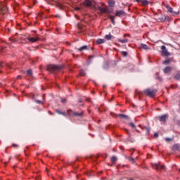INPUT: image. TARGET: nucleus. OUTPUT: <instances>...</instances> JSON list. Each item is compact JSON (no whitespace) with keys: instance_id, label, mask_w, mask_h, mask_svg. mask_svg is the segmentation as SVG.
I'll list each match as a JSON object with an SVG mask.
<instances>
[{"instance_id":"6ab92c4d","label":"nucleus","mask_w":180,"mask_h":180,"mask_svg":"<svg viewBox=\"0 0 180 180\" xmlns=\"http://www.w3.org/2000/svg\"><path fill=\"white\" fill-rule=\"evenodd\" d=\"M103 43H105V39H98L96 40L97 44H103Z\"/></svg>"},{"instance_id":"bb28decb","label":"nucleus","mask_w":180,"mask_h":180,"mask_svg":"<svg viewBox=\"0 0 180 180\" xmlns=\"http://www.w3.org/2000/svg\"><path fill=\"white\" fill-rule=\"evenodd\" d=\"M105 39L106 40H112V34L110 33L109 34H106Z\"/></svg>"},{"instance_id":"58836bf2","label":"nucleus","mask_w":180,"mask_h":180,"mask_svg":"<svg viewBox=\"0 0 180 180\" xmlns=\"http://www.w3.org/2000/svg\"><path fill=\"white\" fill-rule=\"evenodd\" d=\"M156 78L158 79V81H162V79L159 76H158Z\"/></svg>"},{"instance_id":"f03ea898","label":"nucleus","mask_w":180,"mask_h":180,"mask_svg":"<svg viewBox=\"0 0 180 180\" xmlns=\"http://www.w3.org/2000/svg\"><path fill=\"white\" fill-rule=\"evenodd\" d=\"M144 94L146 95V96H149V98H154L157 94V89L151 90L150 89H146L144 91Z\"/></svg>"},{"instance_id":"a19ab883","label":"nucleus","mask_w":180,"mask_h":180,"mask_svg":"<svg viewBox=\"0 0 180 180\" xmlns=\"http://www.w3.org/2000/svg\"><path fill=\"white\" fill-rule=\"evenodd\" d=\"M75 9V11H81V8L79 7H76Z\"/></svg>"},{"instance_id":"72a5a7b5","label":"nucleus","mask_w":180,"mask_h":180,"mask_svg":"<svg viewBox=\"0 0 180 180\" xmlns=\"http://www.w3.org/2000/svg\"><path fill=\"white\" fill-rule=\"evenodd\" d=\"M116 161H117V158L115 156H112L111 158V162H116Z\"/></svg>"},{"instance_id":"a18cd8bd","label":"nucleus","mask_w":180,"mask_h":180,"mask_svg":"<svg viewBox=\"0 0 180 180\" xmlns=\"http://www.w3.org/2000/svg\"><path fill=\"white\" fill-rule=\"evenodd\" d=\"M169 140H171L169 138H166L167 141H169Z\"/></svg>"},{"instance_id":"a211bd4d","label":"nucleus","mask_w":180,"mask_h":180,"mask_svg":"<svg viewBox=\"0 0 180 180\" xmlns=\"http://www.w3.org/2000/svg\"><path fill=\"white\" fill-rule=\"evenodd\" d=\"M29 41H31V43H36L39 40V38H28Z\"/></svg>"},{"instance_id":"e433bc0d","label":"nucleus","mask_w":180,"mask_h":180,"mask_svg":"<svg viewBox=\"0 0 180 180\" xmlns=\"http://www.w3.org/2000/svg\"><path fill=\"white\" fill-rule=\"evenodd\" d=\"M126 133H127V134L129 135V137L131 136V135L130 134V132H129L128 129H125Z\"/></svg>"},{"instance_id":"2eb2a0df","label":"nucleus","mask_w":180,"mask_h":180,"mask_svg":"<svg viewBox=\"0 0 180 180\" xmlns=\"http://www.w3.org/2000/svg\"><path fill=\"white\" fill-rule=\"evenodd\" d=\"M172 150H178V151H180V146H179V144H178V143H176V144H174V146H173V147H172Z\"/></svg>"},{"instance_id":"2f4dec72","label":"nucleus","mask_w":180,"mask_h":180,"mask_svg":"<svg viewBox=\"0 0 180 180\" xmlns=\"http://www.w3.org/2000/svg\"><path fill=\"white\" fill-rule=\"evenodd\" d=\"M129 161H130V162H131V164H134V162H136V161L134 160V158L129 157L128 158Z\"/></svg>"},{"instance_id":"473e14b6","label":"nucleus","mask_w":180,"mask_h":180,"mask_svg":"<svg viewBox=\"0 0 180 180\" xmlns=\"http://www.w3.org/2000/svg\"><path fill=\"white\" fill-rule=\"evenodd\" d=\"M167 20V22H171V18L168 15H165V22Z\"/></svg>"},{"instance_id":"393cba45","label":"nucleus","mask_w":180,"mask_h":180,"mask_svg":"<svg viewBox=\"0 0 180 180\" xmlns=\"http://www.w3.org/2000/svg\"><path fill=\"white\" fill-rule=\"evenodd\" d=\"M109 6H110V8H113L115 6V1L110 0L109 1Z\"/></svg>"},{"instance_id":"c756f323","label":"nucleus","mask_w":180,"mask_h":180,"mask_svg":"<svg viewBox=\"0 0 180 180\" xmlns=\"http://www.w3.org/2000/svg\"><path fill=\"white\" fill-rule=\"evenodd\" d=\"M56 113H58V115H63V116H65V112H62L58 110H56Z\"/></svg>"},{"instance_id":"603ef678","label":"nucleus","mask_w":180,"mask_h":180,"mask_svg":"<svg viewBox=\"0 0 180 180\" xmlns=\"http://www.w3.org/2000/svg\"><path fill=\"white\" fill-rule=\"evenodd\" d=\"M9 160H11V157L9 158Z\"/></svg>"},{"instance_id":"4c0bfd02","label":"nucleus","mask_w":180,"mask_h":180,"mask_svg":"<svg viewBox=\"0 0 180 180\" xmlns=\"http://www.w3.org/2000/svg\"><path fill=\"white\" fill-rule=\"evenodd\" d=\"M36 103H39V104H41L42 103L41 101H40V100H37Z\"/></svg>"},{"instance_id":"423d86ee","label":"nucleus","mask_w":180,"mask_h":180,"mask_svg":"<svg viewBox=\"0 0 180 180\" xmlns=\"http://www.w3.org/2000/svg\"><path fill=\"white\" fill-rule=\"evenodd\" d=\"M166 9H167V12L172 13V15H179V12L174 11V8L169 5L166 6Z\"/></svg>"},{"instance_id":"5701e85b","label":"nucleus","mask_w":180,"mask_h":180,"mask_svg":"<svg viewBox=\"0 0 180 180\" xmlns=\"http://www.w3.org/2000/svg\"><path fill=\"white\" fill-rule=\"evenodd\" d=\"M174 79H176V81H180V72L174 75Z\"/></svg>"},{"instance_id":"b1692460","label":"nucleus","mask_w":180,"mask_h":180,"mask_svg":"<svg viewBox=\"0 0 180 180\" xmlns=\"http://www.w3.org/2000/svg\"><path fill=\"white\" fill-rule=\"evenodd\" d=\"M27 74L28 77H32L33 71L31 69H30L27 71Z\"/></svg>"},{"instance_id":"1a4fd4ad","label":"nucleus","mask_w":180,"mask_h":180,"mask_svg":"<svg viewBox=\"0 0 180 180\" xmlns=\"http://www.w3.org/2000/svg\"><path fill=\"white\" fill-rule=\"evenodd\" d=\"M98 10L101 13H110V11H108L106 8L99 6Z\"/></svg>"},{"instance_id":"39448f33","label":"nucleus","mask_w":180,"mask_h":180,"mask_svg":"<svg viewBox=\"0 0 180 180\" xmlns=\"http://www.w3.org/2000/svg\"><path fill=\"white\" fill-rule=\"evenodd\" d=\"M161 49H162V56H163L164 57H169V56H171V53L168 52V50L167 49V47H165V46H162Z\"/></svg>"},{"instance_id":"79ce46f5","label":"nucleus","mask_w":180,"mask_h":180,"mask_svg":"<svg viewBox=\"0 0 180 180\" xmlns=\"http://www.w3.org/2000/svg\"><path fill=\"white\" fill-rule=\"evenodd\" d=\"M2 64H4V63L0 62V68H2L4 66L2 65Z\"/></svg>"},{"instance_id":"f704fd0d","label":"nucleus","mask_w":180,"mask_h":180,"mask_svg":"<svg viewBox=\"0 0 180 180\" xmlns=\"http://www.w3.org/2000/svg\"><path fill=\"white\" fill-rule=\"evenodd\" d=\"M129 126H130V127H131L132 129H136V124H134V123L133 122H130L129 124Z\"/></svg>"},{"instance_id":"4468645a","label":"nucleus","mask_w":180,"mask_h":180,"mask_svg":"<svg viewBox=\"0 0 180 180\" xmlns=\"http://www.w3.org/2000/svg\"><path fill=\"white\" fill-rule=\"evenodd\" d=\"M139 49H143V50H150V47L147 44H141Z\"/></svg>"},{"instance_id":"ea45409f","label":"nucleus","mask_w":180,"mask_h":180,"mask_svg":"<svg viewBox=\"0 0 180 180\" xmlns=\"http://www.w3.org/2000/svg\"><path fill=\"white\" fill-rule=\"evenodd\" d=\"M154 137H155V139H157L158 137V133H155Z\"/></svg>"},{"instance_id":"f257e3e1","label":"nucleus","mask_w":180,"mask_h":180,"mask_svg":"<svg viewBox=\"0 0 180 180\" xmlns=\"http://www.w3.org/2000/svg\"><path fill=\"white\" fill-rule=\"evenodd\" d=\"M63 67L57 65H49L47 66V70L53 72L54 71H61Z\"/></svg>"},{"instance_id":"49530a36","label":"nucleus","mask_w":180,"mask_h":180,"mask_svg":"<svg viewBox=\"0 0 180 180\" xmlns=\"http://www.w3.org/2000/svg\"><path fill=\"white\" fill-rule=\"evenodd\" d=\"M49 115H54V113L51 112L50 111H49Z\"/></svg>"},{"instance_id":"09e8293b","label":"nucleus","mask_w":180,"mask_h":180,"mask_svg":"<svg viewBox=\"0 0 180 180\" xmlns=\"http://www.w3.org/2000/svg\"><path fill=\"white\" fill-rule=\"evenodd\" d=\"M13 147H18V145H15L13 143Z\"/></svg>"},{"instance_id":"0eeeda50","label":"nucleus","mask_w":180,"mask_h":180,"mask_svg":"<svg viewBox=\"0 0 180 180\" xmlns=\"http://www.w3.org/2000/svg\"><path fill=\"white\" fill-rule=\"evenodd\" d=\"M153 167L156 171H158V169H165V166L161 165L160 163H155Z\"/></svg>"},{"instance_id":"7c9ffc66","label":"nucleus","mask_w":180,"mask_h":180,"mask_svg":"<svg viewBox=\"0 0 180 180\" xmlns=\"http://www.w3.org/2000/svg\"><path fill=\"white\" fill-rule=\"evenodd\" d=\"M121 54L122 57H127V56H129V53L126 51L121 52Z\"/></svg>"},{"instance_id":"aec40b11","label":"nucleus","mask_w":180,"mask_h":180,"mask_svg":"<svg viewBox=\"0 0 180 180\" xmlns=\"http://www.w3.org/2000/svg\"><path fill=\"white\" fill-rule=\"evenodd\" d=\"M77 50H79V51H84V50H88V46H86V45L80 47L79 49H78Z\"/></svg>"},{"instance_id":"c03bdc74","label":"nucleus","mask_w":180,"mask_h":180,"mask_svg":"<svg viewBox=\"0 0 180 180\" xmlns=\"http://www.w3.org/2000/svg\"><path fill=\"white\" fill-rule=\"evenodd\" d=\"M82 103V99H79V103Z\"/></svg>"},{"instance_id":"37998d69","label":"nucleus","mask_w":180,"mask_h":180,"mask_svg":"<svg viewBox=\"0 0 180 180\" xmlns=\"http://www.w3.org/2000/svg\"><path fill=\"white\" fill-rule=\"evenodd\" d=\"M17 78H18V79H22V76L19 75V76L17 77Z\"/></svg>"},{"instance_id":"f3484780","label":"nucleus","mask_w":180,"mask_h":180,"mask_svg":"<svg viewBox=\"0 0 180 180\" xmlns=\"http://www.w3.org/2000/svg\"><path fill=\"white\" fill-rule=\"evenodd\" d=\"M158 22H165V15H161L159 18H158Z\"/></svg>"},{"instance_id":"4be33fe9","label":"nucleus","mask_w":180,"mask_h":180,"mask_svg":"<svg viewBox=\"0 0 180 180\" xmlns=\"http://www.w3.org/2000/svg\"><path fill=\"white\" fill-rule=\"evenodd\" d=\"M172 61V60L171 59H168V60H165L162 64H164L165 65H168V64L171 63Z\"/></svg>"},{"instance_id":"dca6fc26","label":"nucleus","mask_w":180,"mask_h":180,"mask_svg":"<svg viewBox=\"0 0 180 180\" xmlns=\"http://www.w3.org/2000/svg\"><path fill=\"white\" fill-rule=\"evenodd\" d=\"M119 117L121 119H125L126 120H129V116L124 115V114H119L118 115Z\"/></svg>"},{"instance_id":"3c124183","label":"nucleus","mask_w":180,"mask_h":180,"mask_svg":"<svg viewBox=\"0 0 180 180\" xmlns=\"http://www.w3.org/2000/svg\"><path fill=\"white\" fill-rule=\"evenodd\" d=\"M0 86H2V83L0 82Z\"/></svg>"},{"instance_id":"412c9836","label":"nucleus","mask_w":180,"mask_h":180,"mask_svg":"<svg viewBox=\"0 0 180 180\" xmlns=\"http://www.w3.org/2000/svg\"><path fill=\"white\" fill-rule=\"evenodd\" d=\"M142 130H143V131H146V134H150V129H148V127H143L142 128Z\"/></svg>"},{"instance_id":"20e7f679","label":"nucleus","mask_w":180,"mask_h":180,"mask_svg":"<svg viewBox=\"0 0 180 180\" xmlns=\"http://www.w3.org/2000/svg\"><path fill=\"white\" fill-rule=\"evenodd\" d=\"M69 115H72V116H75V117H82L84 116V112L82 111L81 112H74L71 110H68Z\"/></svg>"},{"instance_id":"7ed1b4c3","label":"nucleus","mask_w":180,"mask_h":180,"mask_svg":"<svg viewBox=\"0 0 180 180\" xmlns=\"http://www.w3.org/2000/svg\"><path fill=\"white\" fill-rule=\"evenodd\" d=\"M6 13H8V7L0 1V15H6Z\"/></svg>"},{"instance_id":"cd10ccee","label":"nucleus","mask_w":180,"mask_h":180,"mask_svg":"<svg viewBox=\"0 0 180 180\" xmlns=\"http://www.w3.org/2000/svg\"><path fill=\"white\" fill-rule=\"evenodd\" d=\"M118 41H120V43H122L124 44V43H127L129 41V39H118Z\"/></svg>"},{"instance_id":"9d476101","label":"nucleus","mask_w":180,"mask_h":180,"mask_svg":"<svg viewBox=\"0 0 180 180\" xmlns=\"http://www.w3.org/2000/svg\"><path fill=\"white\" fill-rule=\"evenodd\" d=\"M172 67L171 66H167L164 70L163 72L165 74H169V72H172Z\"/></svg>"},{"instance_id":"6e6552de","label":"nucleus","mask_w":180,"mask_h":180,"mask_svg":"<svg viewBox=\"0 0 180 180\" xmlns=\"http://www.w3.org/2000/svg\"><path fill=\"white\" fill-rule=\"evenodd\" d=\"M135 2H138L139 4L141 3V5H142V6H147V5L150 4V1H148V0H135Z\"/></svg>"},{"instance_id":"c85d7f7f","label":"nucleus","mask_w":180,"mask_h":180,"mask_svg":"<svg viewBox=\"0 0 180 180\" xmlns=\"http://www.w3.org/2000/svg\"><path fill=\"white\" fill-rule=\"evenodd\" d=\"M85 70H80V72H79V75L81 76V77H85Z\"/></svg>"},{"instance_id":"ddd939ff","label":"nucleus","mask_w":180,"mask_h":180,"mask_svg":"<svg viewBox=\"0 0 180 180\" xmlns=\"http://www.w3.org/2000/svg\"><path fill=\"white\" fill-rule=\"evenodd\" d=\"M83 5L87 7L92 6V1H91L90 0H85L83 2Z\"/></svg>"},{"instance_id":"f8f14e48","label":"nucleus","mask_w":180,"mask_h":180,"mask_svg":"<svg viewBox=\"0 0 180 180\" xmlns=\"http://www.w3.org/2000/svg\"><path fill=\"white\" fill-rule=\"evenodd\" d=\"M115 16H118L119 18H120V16H124V11L123 10L117 11Z\"/></svg>"},{"instance_id":"a878e982","label":"nucleus","mask_w":180,"mask_h":180,"mask_svg":"<svg viewBox=\"0 0 180 180\" xmlns=\"http://www.w3.org/2000/svg\"><path fill=\"white\" fill-rule=\"evenodd\" d=\"M109 19H110L112 25H115V16L113 15H110L109 16Z\"/></svg>"},{"instance_id":"de8ad7c7","label":"nucleus","mask_w":180,"mask_h":180,"mask_svg":"<svg viewBox=\"0 0 180 180\" xmlns=\"http://www.w3.org/2000/svg\"><path fill=\"white\" fill-rule=\"evenodd\" d=\"M153 15H158V13H153Z\"/></svg>"},{"instance_id":"9b49d317","label":"nucleus","mask_w":180,"mask_h":180,"mask_svg":"<svg viewBox=\"0 0 180 180\" xmlns=\"http://www.w3.org/2000/svg\"><path fill=\"white\" fill-rule=\"evenodd\" d=\"M167 119H168V114H165L159 117L160 122H167Z\"/></svg>"},{"instance_id":"c9c22d12","label":"nucleus","mask_w":180,"mask_h":180,"mask_svg":"<svg viewBox=\"0 0 180 180\" xmlns=\"http://www.w3.org/2000/svg\"><path fill=\"white\" fill-rule=\"evenodd\" d=\"M61 102H62V103H65L67 102V99L63 98V99L61 100Z\"/></svg>"},{"instance_id":"8fccbe9b","label":"nucleus","mask_w":180,"mask_h":180,"mask_svg":"<svg viewBox=\"0 0 180 180\" xmlns=\"http://www.w3.org/2000/svg\"><path fill=\"white\" fill-rule=\"evenodd\" d=\"M98 112H101V108H98Z\"/></svg>"}]
</instances>
